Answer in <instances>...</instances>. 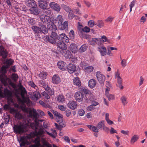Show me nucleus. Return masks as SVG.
<instances>
[{"label": "nucleus", "mask_w": 147, "mask_h": 147, "mask_svg": "<svg viewBox=\"0 0 147 147\" xmlns=\"http://www.w3.org/2000/svg\"><path fill=\"white\" fill-rule=\"evenodd\" d=\"M96 81L94 79L90 80L88 82V86L91 88H93L94 87L96 84Z\"/></svg>", "instance_id": "obj_31"}, {"label": "nucleus", "mask_w": 147, "mask_h": 147, "mask_svg": "<svg viewBox=\"0 0 147 147\" xmlns=\"http://www.w3.org/2000/svg\"><path fill=\"white\" fill-rule=\"evenodd\" d=\"M94 69V67L92 66L86 67L84 69V71L87 73L92 72Z\"/></svg>", "instance_id": "obj_42"}, {"label": "nucleus", "mask_w": 147, "mask_h": 147, "mask_svg": "<svg viewBox=\"0 0 147 147\" xmlns=\"http://www.w3.org/2000/svg\"><path fill=\"white\" fill-rule=\"evenodd\" d=\"M85 113L84 111L82 109H80L78 111V114L79 115L81 116H83Z\"/></svg>", "instance_id": "obj_58"}, {"label": "nucleus", "mask_w": 147, "mask_h": 147, "mask_svg": "<svg viewBox=\"0 0 147 147\" xmlns=\"http://www.w3.org/2000/svg\"><path fill=\"white\" fill-rule=\"evenodd\" d=\"M2 88V86L0 87V97L6 98L8 103L9 104L14 103V101L12 98L11 91L6 88L4 89V92H3L1 89Z\"/></svg>", "instance_id": "obj_4"}, {"label": "nucleus", "mask_w": 147, "mask_h": 147, "mask_svg": "<svg viewBox=\"0 0 147 147\" xmlns=\"http://www.w3.org/2000/svg\"><path fill=\"white\" fill-rule=\"evenodd\" d=\"M98 51L100 52L101 56H105L106 55L107 52L106 47H102L98 48Z\"/></svg>", "instance_id": "obj_28"}, {"label": "nucleus", "mask_w": 147, "mask_h": 147, "mask_svg": "<svg viewBox=\"0 0 147 147\" xmlns=\"http://www.w3.org/2000/svg\"><path fill=\"white\" fill-rule=\"evenodd\" d=\"M66 69L68 72L70 74L73 73L76 70V67L74 65L71 64H69L67 67Z\"/></svg>", "instance_id": "obj_23"}, {"label": "nucleus", "mask_w": 147, "mask_h": 147, "mask_svg": "<svg viewBox=\"0 0 147 147\" xmlns=\"http://www.w3.org/2000/svg\"><path fill=\"white\" fill-rule=\"evenodd\" d=\"M0 80L5 86L9 84L11 85L12 84L11 80L7 78L4 74H2L0 75Z\"/></svg>", "instance_id": "obj_8"}, {"label": "nucleus", "mask_w": 147, "mask_h": 147, "mask_svg": "<svg viewBox=\"0 0 147 147\" xmlns=\"http://www.w3.org/2000/svg\"><path fill=\"white\" fill-rule=\"evenodd\" d=\"M83 91L86 94V97L87 102L92 101L93 99V95L91 92L86 89H83Z\"/></svg>", "instance_id": "obj_11"}, {"label": "nucleus", "mask_w": 147, "mask_h": 147, "mask_svg": "<svg viewBox=\"0 0 147 147\" xmlns=\"http://www.w3.org/2000/svg\"><path fill=\"white\" fill-rule=\"evenodd\" d=\"M100 41H102L103 42H109V40L108 39L107 37L105 36H102L101 37V39H100Z\"/></svg>", "instance_id": "obj_55"}, {"label": "nucleus", "mask_w": 147, "mask_h": 147, "mask_svg": "<svg viewBox=\"0 0 147 147\" xmlns=\"http://www.w3.org/2000/svg\"><path fill=\"white\" fill-rule=\"evenodd\" d=\"M35 133L37 136L34 140L35 144L30 145L29 147H45V146L50 147V146L48 145L49 144L46 143V140L45 139L43 138H40V137L43 136L44 134L43 135L40 136L37 135L35 132Z\"/></svg>", "instance_id": "obj_3"}, {"label": "nucleus", "mask_w": 147, "mask_h": 147, "mask_svg": "<svg viewBox=\"0 0 147 147\" xmlns=\"http://www.w3.org/2000/svg\"><path fill=\"white\" fill-rule=\"evenodd\" d=\"M57 101L62 103H63L65 102V99L64 96L61 95H58L57 97Z\"/></svg>", "instance_id": "obj_39"}, {"label": "nucleus", "mask_w": 147, "mask_h": 147, "mask_svg": "<svg viewBox=\"0 0 147 147\" xmlns=\"http://www.w3.org/2000/svg\"><path fill=\"white\" fill-rule=\"evenodd\" d=\"M47 2L45 0H39L38 1L39 7L44 9H46L47 8Z\"/></svg>", "instance_id": "obj_24"}, {"label": "nucleus", "mask_w": 147, "mask_h": 147, "mask_svg": "<svg viewBox=\"0 0 147 147\" xmlns=\"http://www.w3.org/2000/svg\"><path fill=\"white\" fill-rule=\"evenodd\" d=\"M28 84L29 85L31 86L33 88L36 90H38V88L37 87V86L34 84V82L32 81H30L28 82Z\"/></svg>", "instance_id": "obj_46"}, {"label": "nucleus", "mask_w": 147, "mask_h": 147, "mask_svg": "<svg viewBox=\"0 0 147 147\" xmlns=\"http://www.w3.org/2000/svg\"><path fill=\"white\" fill-rule=\"evenodd\" d=\"M83 96V94L80 92H76L75 95L76 99L79 102H80L82 100Z\"/></svg>", "instance_id": "obj_19"}, {"label": "nucleus", "mask_w": 147, "mask_h": 147, "mask_svg": "<svg viewBox=\"0 0 147 147\" xmlns=\"http://www.w3.org/2000/svg\"><path fill=\"white\" fill-rule=\"evenodd\" d=\"M51 112L54 115L55 118L56 119V121L59 124L58 125L57 123H55V126L58 129L61 130L62 128L65 127L66 126V123L63 120L62 115L57 111L53 110H52Z\"/></svg>", "instance_id": "obj_2"}, {"label": "nucleus", "mask_w": 147, "mask_h": 147, "mask_svg": "<svg viewBox=\"0 0 147 147\" xmlns=\"http://www.w3.org/2000/svg\"><path fill=\"white\" fill-rule=\"evenodd\" d=\"M119 75V73L117 71L115 74V77L117 79L118 84H121L122 83V79Z\"/></svg>", "instance_id": "obj_32"}, {"label": "nucleus", "mask_w": 147, "mask_h": 147, "mask_svg": "<svg viewBox=\"0 0 147 147\" xmlns=\"http://www.w3.org/2000/svg\"><path fill=\"white\" fill-rule=\"evenodd\" d=\"M8 53L3 47L0 46V55L4 59H5L7 56Z\"/></svg>", "instance_id": "obj_18"}, {"label": "nucleus", "mask_w": 147, "mask_h": 147, "mask_svg": "<svg viewBox=\"0 0 147 147\" xmlns=\"http://www.w3.org/2000/svg\"><path fill=\"white\" fill-rule=\"evenodd\" d=\"M47 74V72L42 71L40 72L39 74V76L41 79L44 80L46 78Z\"/></svg>", "instance_id": "obj_41"}, {"label": "nucleus", "mask_w": 147, "mask_h": 147, "mask_svg": "<svg viewBox=\"0 0 147 147\" xmlns=\"http://www.w3.org/2000/svg\"><path fill=\"white\" fill-rule=\"evenodd\" d=\"M26 124L20 123L19 124L14 125L13 127L15 132L19 134H22L27 131Z\"/></svg>", "instance_id": "obj_6"}, {"label": "nucleus", "mask_w": 147, "mask_h": 147, "mask_svg": "<svg viewBox=\"0 0 147 147\" xmlns=\"http://www.w3.org/2000/svg\"><path fill=\"white\" fill-rule=\"evenodd\" d=\"M11 103L10 104H9V105L5 104L3 106V108L4 110H7L9 109L10 108V105L11 103Z\"/></svg>", "instance_id": "obj_57"}, {"label": "nucleus", "mask_w": 147, "mask_h": 147, "mask_svg": "<svg viewBox=\"0 0 147 147\" xmlns=\"http://www.w3.org/2000/svg\"><path fill=\"white\" fill-rule=\"evenodd\" d=\"M96 76L98 82L101 84H103L105 80V77L100 71H97Z\"/></svg>", "instance_id": "obj_10"}, {"label": "nucleus", "mask_w": 147, "mask_h": 147, "mask_svg": "<svg viewBox=\"0 0 147 147\" xmlns=\"http://www.w3.org/2000/svg\"><path fill=\"white\" fill-rule=\"evenodd\" d=\"M20 89L21 92V94L22 98V102L23 103H28L29 102V99L25 97V95L26 93V91L25 88L22 85L20 87Z\"/></svg>", "instance_id": "obj_7"}, {"label": "nucleus", "mask_w": 147, "mask_h": 147, "mask_svg": "<svg viewBox=\"0 0 147 147\" xmlns=\"http://www.w3.org/2000/svg\"><path fill=\"white\" fill-rule=\"evenodd\" d=\"M69 49L74 53H76L78 51L77 46L74 43H72L70 45Z\"/></svg>", "instance_id": "obj_27"}, {"label": "nucleus", "mask_w": 147, "mask_h": 147, "mask_svg": "<svg viewBox=\"0 0 147 147\" xmlns=\"http://www.w3.org/2000/svg\"><path fill=\"white\" fill-rule=\"evenodd\" d=\"M113 19L114 18L109 16L106 19H105V21L107 22H111Z\"/></svg>", "instance_id": "obj_61"}, {"label": "nucleus", "mask_w": 147, "mask_h": 147, "mask_svg": "<svg viewBox=\"0 0 147 147\" xmlns=\"http://www.w3.org/2000/svg\"><path fill=\"white\" fill-rule=\"evenodd\" d=\"M87 126L90 129L95 133H97L99 131V129L97 127L88 125H87Z\"/></svg>", "instance_id": "obj_35"}, {"label": "nucleus", "mask_w": 147, "mask_h": 147, "mask_svg": "<svg viewBox=\"0 0 147 147\" xmlns=\"http://www.w3.org/2000/svg\"><path fill=\"white\" fill-rule=\"evenodd\" d=\"M73 83L74 85L79 86H81V82L78 77L75 78L73 80Z\"/></svg>", "instance_id": "obj_38"}, {"label": "nucleus", "mask_w": 147, "mask_h": 147, "mask_svg": "<svg viewBox=\"0 0 147 147\" xmlns=\"http://www.w3.org/2000/svg\"><path fill=\"white\" fill-rule=\"evenodd\" d=\"M69 13L68 14V17L69 19L71 20L74 18V16L73 13L71 12V11L69 12Z\"/></svg>", "instance_id": "obj_56"}, {"label": "nucleus", "mask_w": 147, "mask_h": 147, "mask_svg": "<svg viewBox=\"0 0 147 147\" xmlns=\"http://www.w3.org/2000/svg\"><path fill=\"white\" fill-rule=\"evenodd\" d=\"M94 106L92 105H90L87 107L86 109L87 111H90L93 110L94 108Z\"/></svg>", "instance_id": "obj_60"}, {"label": "nucleus", "mask_w": 147, "mask_h": 147, "mask_svg": "<svg viewBox=\"0 0 147 147\" xmlns=\"http://www.w3.org/2000/svg\"><path fill=\"white\" fill-rule=\"evenodd\" d=\"M58 40H61L62 42L66 43L68 42L69 41V38L64 33L59 34Z\"/></svg>", "instance_id": "obj_15"}, {"label": "nucleus", "mask_w": 147, "mask_h": 147, "mask_svg": "<svg viewBox=\"0 0 147 147\" xmlns=\"http://www.w3.org/2000/svg\"><path fill=\"white\" fill-rule=\"evenodd\" d=\"M13 62V60L12 59H7L5 63L6 64L9 65H11Z\"/></svg>", "instance_id": "obj_59"}, {"label": "nucleus", "mask_w": 147, "mask_h": 147, "mask_svg": "<svg viewBox=\"0 0 147 147\" xmlns=\"http://www.w3.org/2000/svg\"><path fill=\"white\" fill-rule=\"evenodd\" d=\"M12 76V78L14 81H16L18 79V76L17 74H13Z\"/></svg>", "instance_id": "obj_63"}, {"label": "nucleus", "mask_w": 147, "mask_h": 147, "mask_svg": "<svg viewBox=\"0 0 147 147\" xmlns=\"http://www.w3.org/2000/svg\"><path fill=\"white\" fill-rule=\"evenodd\" d=\"M42 95L46 99H48L50 98V96L46 92L44 91L42 93Z\"/></svg>", "instance_id": "obj_54"}, {"label": "nucleus", "mask_w": 147, "mask_h": 147, "mask_svg": "<svg viewBox=\"0 0 147 147\" xmlns=\"http://www.w3.org/2000/svg\"><path fill=\"white\" fill-rule=\"evenodd\" d=\"M49 6L54 10L57 11H59L60 10L61 7L60 6L59 4L55 2H53L49 4Z\"/></svg>", "instance_id": "obj_14"}, {"label": "nucleus", "mask_w": 147, "mask_h": 147, "mask_svg": "<svg viewBox=\"0 0 147 147\" xmlns=\"http://www.w3.org/2000/svg\"><path fill=\"white\" fill-rule=\"evenodd\" d=\"M31 13L34 15H37L40 12V11L38 8L36 7H33L30 9Z\"/></svg>", "instance_id": "obj_29"}, {"label": "nucleus", "mask_w": 147, "mask_h": 147, "mask_svg": "<svg viewBox=\"0 0 147 147\" xmlns=\"http://www.w3.org/2000/svg\"><path fill=\"white\" fill-rule=\"evenodd\" d=\"M30 97L34 100H37L41 97V95L40 92L37 90L31 93Z\"/></svg>", "instance_id": "obj_13"}, {"label": "nucleus", "mask_w": 147, "mask_h": 147, "mask_svg": "<svg viewBox=\"0 0 147 147\" xmlns=\"http://www.w3.org/2000/svg\"><path fill=\"white\" fill-rule=\"evenodd\" d=\"M121 64L122 66L123 67H125L127 65V60L125 59H121Z\"/></svg>", "instance_id": "obj_49"}, {"label": "nucleus", "mask_w": 147, "mask_h": 147, "mask_svg": "<svg viewBox=\"0 0 147 147\" xmlns=\"http://www.w3.org/2000/svg\"><path fill=\"white\" fill-rule=\"evenodd\" d=\"M30 137L31 136L30 135L21 137L20 140L21 142L20 144V146H23L25 145L29 144L30 143Z\"/></svg>", "instance_id": "obj_9"}, {"label": "nucleus", "mask_w": 147, "mask_h": 147, "mask_svg": "<svg viewBox=\"0 0 147 147\" xmlns=\"http://www.w3.org/2000/svg\"><path fill=\"white\" fill-rule=\"evenodd\" d=\"M46 38L47 39L48 41L50 43L53 44H56V41L57 40L53 38L52 36H47L46 37Z\"/></svg>", "instance_id": "obj_37"}, {"label": "nucleus", "mask_w": 147, "mask_h": 147, "mask_svg": "<svg viewBox=\"0 0 147 147\" xmlns=\"http://www.w3.org/2000/svg\"><path fill=\"white\" fill-rule=\"evenodd\" d=\"M57 45L58 48L64 50L67 49V45L64 42L60 40L58 41L57 42Z\"/></svg>", "instance_id": "obj_16"}, {"label": "nucleus", "mask_w": 147, "mask_h": 147, "mask_svg": "<svg viewBox=\"0 0 147 147\" xmlns=\"http://www.w3.org/2000/svg\"><path fill=\"white\" fill-rule=\"evenodd\" d=\"M52 80L53 83L55 84L59 83L61 82V80L59 76L57 75H55L53 76Z\"/></svg>", "instance_id": "obj_26"}, {"label": "nucleus", "mask_w": 147, "mask_h": 147, "mask_svg": "<svg viewBox=\"0 0 147 147\" xmlns=\"http://www.w3.org/2000/svg\"><path fill=\"white\" fill-rule=\"evenodd\" d=\"M80 66L83 69H84V68L88 65V64L84 62H81L80 64Z\"/></svg>", "instance_id": "obj_53"}, {"label": "nucleus", "mask_w": 147, "mask_h": 147, "mask_svg": "<svg viewBox=\"0 0 147 147\" xmlns=\"http://www.w3.org/2000/svg\"><path fill=\"white\" fill-rule=\"evenodd\" d=\"M50 36H52L53 38L56 40H58V35L57 34V33L54 32H52Z\"/></svg>", "instance_id": "obj_47"}, {"label": "nucleus", "mask_w": 147, "mask_h": 147, "mask_svg": "<svg viewBox=\"0 0 147 147\" xmlns=\"http://www.w3.org/2000/svg\"><path fill=\"white\" fill-rule=\"evenodd\" d=\"M83 32H88L90 31V28L87 26H86L84 28Z\"/></svg>", "instance_id": "obj_64"}, {"label": "nucleus", "mask_w": 147, "mask_h": 147, "mask_svg": "<svg viewBox=\"0 0 147 147\" xmlns=\"http://www.w3.org/2000/svg\"><path fill=\"white\" fill-rule=\"evenodd\" d=\"M100 38H91L89 40V42L92 45H95L96 44L99 45L100 44Z\"/></svg>", "instance_id": "obj_22"}, {"label": "nucleus", "mask_w": 147, "mask_h": 147, "mask_svg": "<svg viewBox=\"0 0 147 147\" xmlns=\"http://www.w3.org/2000/svg\"><path fill=\"white\" fill-rule=\"evenodd\" d=\"M105 95L108 98L109 100L114 99L115 98L114 96L113 95L109 94V93H107Z\"/></svg>", "instance_id": "obj_48"}, {"label": "nucleus", "mask_w": 147, "mask_h": 147, "mask_svg": "<svg viewBox=\"0 0 147 147\" xmlns=\"http://www.w3.org/2000/svg\"><path fill=\"white\" fill-rule=\"evenodd\" d=\"M4 119L5 120V123L7 124L9 122V116H6L4 118Z\"/></svg>", "instance_id": "obj_62"}, {"label": "nucleus", "mask_w": 147, "mask_h": 147, "mask_svg": "<svg viewBox=\"0 0 147 147\" xmlns=\"http://www.w3.org/2000/svg\"><path fill=\"white\" fill-rule=\"evenodd\" d=\"M68 22L67 21H65L63 24L61 23V24H60L58 26L61 30H63L68 28Z\"/></svg>", "instance_id": "obj_30"}, {"label": "nucleus", "mask_w": 147, "mask_h": 147, "mask_svg": "<svg viewBox=\"0 0 147 147\" xmlns=\"http://www.w3.org/2000/svg\"><path fill=\"white\" fill-rule=\"evenodd\" d=\"M82 26L81 25H79L78 27V29L79 30L78 33L80 35L82 34V32H83V29L84 28H82Z\"/></svg>", "instance_id": "obj_52"}, {"label": "nucleus", "mask_w": 147, "mask_h": 147, "mask_svg": "<svg viewBox=\"0 0 147 147\" xmlns=\"http://www.w3.org/2000/svg\"><path fill=\"white\" fill-rule=\"evenodd\" d=\"M32 29L35 33L37 34L42 33L45 34L48 32V30L46 26L43 24L39 25L38 26H33L31 27Z\"/></svg>", "instance_id": "obj_5"}, {"label": "nucleus", "mask_w": 147, "mask_h": 147, "mask_svg": "<svg viewBox=\"0 0 147 147\" xmlns=\"http://www.w3.org/2000/svg\"><path fill=\"white\" fill-rule=\"evenodd\" d=\"M30 115L31 117L33 118L34 120V123H32L30 124L31 127L32 129L35 130L37 135H43L46 131L43 128L42 126L39 122H42L43 121L37 119L38 115L35 110H33L32 111H30Z\"/></svg>", "instance_id": "obj_1"}, {"label": "nucleus", "mask_w": 147, "mask_h": 147, "mask_svg": "<svg viewBox=\"0 0 147 147\" xmlns=\"http://www.w3.org/2000/svg\"><path fill=\"white\" fill-rule=\"evenodd\" d=\"M15 117L18 119H22L23 116L19 112H17L15 114Z\"/></svg>", "instance_id": "obj_50"}, {"label": "nucleus", "mask_w": 147, "mask_h": 147, "mask_svg": "<svg viewBox=\"0 0 147 147\" xmlns=\"http://www.w3.org/2000/svg\"><path fill=\"white\" fill-rule=\"evenodd\" d=\"M87 49V47L85 44L82 45L79 49L78 51L80 53H82L85 51Z\"/></svg>", "instance_id": "obj_45"}, {"label": "nucleus", "mask_w": 147, "mask_h": 147, "mask_svg": "<svg viewBox=\"0 0 147 147\" xmlns=\"http://www.w3.org/2000/svg\"><path fill=\"white\" fill-rule=\"evenodd\" d=\"M139 139V136L137 135H134L132 136L130 140V142L131 144H133L136 142Z\"/></svg>", "instance_id": "obj_34"}, {"label": "nucleus", "mask_w": 147, "mask_h": 147, "mask_svg": "<svg viewBox=\"0 0 147 147\" xmlns=\"http://www.w3.org/2000/svg\"><path fill=\"white\" fill-rule=\"evenodd\" d=\"M61 7L67 12L70 11L72 12V11L71 9L67 5L63 4L61 5Z\"/></svg>", "instance_id": "obj_44"}, {"label": "nucleus", "mask_w": 147, "mask_h": 147, "mask_svg": "<svg viewBox=\"0 0 147 147\" xmlns=\"http://www.w3.org/2000/svg\"><path fill=\"white\" fill-rule=\"evenodd\" d=\"M58 67L62 70L66 69V65L65 63L62 61H59L57 63Z\"/></svg>", "instance_id": "obj_21"}, {"label": "nucleus", "mask_w": 147, "mask_h": 147, "mask_svg": "<svg viewBox=\"0 0 147 147\" xmlns=\"http://www.w3.org/2000/svg\"><path fill=\"white\" fill-rule=\"evenodd\" d=\"M105 121L104 120H101L98 122L97 125V127L100 129H102L103 127L105 125Z\"/></svg>", "instance_id": "obj_40"}, {"label": "nucleus", "mask_w": 147, "mask_h": 147, "mask_svg": "<svg viewBox=\"0 0 147 147\" xmlns=\"http://www.w3.org/2000/svg\"><path fill=\"white\" fill-rule=\"evenodd\" d=\"M56 21L58 22V25L62 23L63 21L61 15H59L56 18Z\"/></svg>", "instance_id": "obj_43"}, {"label": "nucleus", "mask_w": 147, "mask_h": 147, "mask_svg": "<svg viewBox=\"0 0 147 147\" xmlns=\"http://www.w3.org/2000/svg\"><path fill=\"white\" fill-rule=\"evenodd\" d=\"M95 25L97 26L100 28H101L104 26V23L102 20H98L95 23Z\"/></svg>", "instance_id": "obj_36"}, {"label": "nucleus", "mask_w": 147, "mask_h": 147, "mask_svg": "<svg viewBox=\"0 0 147 147\" xmlns=\"http://www.w3.org/2000/svg\"><path fill=\"white\" fill-rule=\"evenodd\" d=\"M120 100L123 105L125 106L128 103L127 97L125 96H122L120 98Z\"/></svg>", "instance_id": "obj_33"}, {"label": "nucleus", "mask_w": 147, "mask_h": 147, "mask_svg": "<svg viewBox=\"0 0 147 147\" xmlns=\"http://www.w3.org/2000/svg\"><path fill=\"white\" fill-rule=\"evenodd\" d=\"M47 27L48 28L52 30V32L56 31L57 30L56 26L52 22L47 24Z\"/></svg>", "instance_id": "obj_25"}, {"label": "nucleus", "mask_w": 147, "mask_h": 147, "mask_svg": "<svg viewBox=\"0 0 147 147\" xmlns=\"http://www.w3.org/2000/svg\"><path fill=\"white\" fill-rule=\"evenodd\" d=\"M25 3L29 7L32 8L37 6L36 2L34 0H27L26 1Z\"/></svg>", "instance_id": "obj_20"}, {"label": "nucleus", "mask_w": 147, "mask_h": 147, "mask_svg": "<svg viewBox=\"0 0 147 147\" xmlns=\"http://www.w3.org/2000/svg\"><path fill=\"white\" fill-rule=\"evenodd\" d=\"M67 106L69 108L72 110H74L77 107V104L76 102L74 100L69 101Z\"/></svg>", "instance_id": "obj_17"}, {"label": "nucleus", "mask_w": 147, "mask_h": 147, "mask_svg": "<svg viewBox=\"0 0 147 147\" xmlns=\"http://www.w3.org/2000/svg\"><path fill=\"white\" fill-rule=\"evenodd\" d=\"M40 20L42 22L48 24L51 22V18L49 16L44 14L41 15L40 16Z\"/></svg>", "instance_id": "obj_12"}, {"label": "nucleus", "mask_w": 147, "mask_h": 147, "mask_svg": "<svg viewBox=\"0 0 147 147\" xmlns=\"http://www.w3.org/2000/svg\"><path fill=\"white\" fill-rule=\"evenodd\" d=\"M88 24L90 28L93 27L94 25H95V23L94 21L93 20H90L88 21Z\"/></svg>", "instance_id": "obj_51"}]
</instances>
